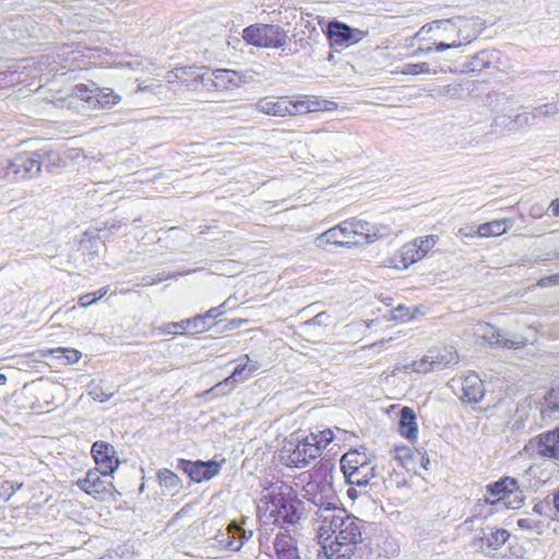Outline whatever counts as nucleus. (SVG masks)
<instances>
[{
  "instance_id": "nucleus-1",
  "label": "nucleus",
  "mask_w": 559,
  "mask_h": 559,
  "mask_svg": "<svg viewBox=\"0 0 559 559\" xmlns=\"http://www.w3.org/2000/svg\"><path fill=\"white\" fill-rule=\"evenodd\" d=\"M333 468L329 459H321L310 472V480L304 488L307 500L318 508L319 538L325 542L338 538L361 543L362 521L338 506L340 501L332 487Z\"/></svg>"
},
{
  "instance_id": "nucleus-2",
  "label": "nucleus",
  "mask_w": 559,
  "mask_h": 559,
  "mask_svg": "<svg viewBox=\"0 0 559 559\" xmlns=\"http://www.w3.org/2000/svg\"><path fill=\"white\" fill-rule=\"evenodd\" d=\"M333 468L329 459H321L310 472V480L304 488L307 500L318 508L319 538L325 542L338 538L361 543L362 521L338 506L340 501L332 487Z\"/></svg>"
},
{
  "instance_id": "nucleus-3",
  "label": "nucleus",
  "mask_w": 559,
  "mask_h": 559,
  "mask_svg": "<svg viewBox=\"0 0 559 559\" xmlns=\"http://www.w3.org/2000/svg\"><path fill=\"white\" fill-rule=\"evenodd\" d=\"M333 468L329 459H321L310 472V480L304 488L307 500L318 508L319 538L325 542L338 538L361 543L362 521L338 506L340 501L332 487Z\"/></svg>"
},
{
  "instance_id": "nucleus-4",
  "label": "nucleus",
  "mask_w": 559,
  "mask_h": 559,
  "mask_svg": "<svg viewBox=\"0 0 559 559\" xmlns=\"http://www.w3.org/2000/svg\"><path fill=\"white\" fill-rule=\"evenodd\" d=\"M242 37L248 44L263 48L284 47L288 41L287 31L275 24L250 25L243 29Z\"/></svg>"
},
{
  "instance_id": "nucleus-5",
  "label": "nucleus",
  "mask_w": 559,
  "mask_h": 559,
  "mask_svg": "<svg viewBox=\"0 0 559 559\" xmlns=\"http://www.w3.org/2000/svg\"><path fill=\"white\" fill-rule=\"evenodd\" d=\"M433 24L438 31L455 32V40L460 41V47L475 40L484 28L483 21L478 16H456L450 20L435 21Z\"/></svg>"
},
{
  "instance_id": "nucleus-6",
  "label": "nucleus",
  "mask_w": 559,
  "mask_h": 559,
  "mask_svg": "<svg viewBox=\"0 0 559 559\" xmlns=\"http://www.w3.org/2000/svg\"><path fill=\"white\" fill-rule=\"evenodd\" d=\"M314 442L317 441L313 436H306L301 439L296 438V443L289 441V447L284 448V452H287V456L285 457L286 465L302 468L307 466L311 460L320 456L319 447H316Z\"/></svg>"
},
{
  "instance_id": "nucleus-7",
  "label": "nucleus",
  "mask_w": 559,
  "mask_h": 559,
  "mask_svg": "<svg viewBox=\"0 0 559 559\" xmlns=\"http://www.w3.org/2000/svg\"><path fill=\"white\" fill-rule=\"evenodd\" d=\"M41 168L43 157L40 152H23L8 162L4 176L12 173L16 179L26 180L38 176Z\"/></svg>"
},
{
  "instance_id": "nucleus-8",
  "label": "nucleus",
  "mask_w": 559,
  "mask_h": 559,
  "mask_svg": "<svg viewBox=\"0 0 559 559\" xmlns=\"http://www.w3.org/2000/svg\"><path fill=\"white\" fill-rule=\"evenodd\" d=\"M524 451L531 456L559 461V427L532 438Z\"/></svg>"
},
{
  "instance_id": "nucleus-9",
  "label": "nucleus",
  "mask_w": 559,
  "mask_h": 559,
  "mask_svg": "<svg viewBox=\"0 0 559 559\" xmlns=\"http://www.w3.org/2000/svg\"><path fill=\"white\" fill-rule=\"evenodd\" d=\"M326 34L332 47H348L361 41L367 36V32L352 28L347 24L336 20L329 22Z\"/></svg>"
},
{
  "instance_id": "nucleus-10",
  "label": "nucleus",
  "mask_w": 559,
  "mask_h": 559,
  "mask_svg": "<svg viewBox=\"0 0 559 559\" xmlns=\"http://www.w3.org/2000/svg\"><path fill=\"white\" fill-rule=\"evenodd\" d=\"M102 471L88 469L83 478L76 480V486L94 498L102 499L105 495H112L115 487L111 481L103 478Z\"/></svg>"
},
{
  "instance_id": "nucleus-11",
  "label": "nucleus",
  "mask_w": 559,
  "mask_h": 559,
  "mask_svg": "<svg viewBox=\"0 0 559 559\" xmlns=\"http://www.w3.org/2000/svg\"><path fill=\"white\" fill-rule=\"evenodd\" d=\"M510 533L504 528L480 526L479 533L473 538L472 545L478 550H498L509 539Z\"/></svg>"
},
{
  "instance_id": "nucleus-12",
  "label": "nucleus",
  "mask_w": 559,
  "mask_h": 559,
  "mask_svg": "<svg viewBox=\"0 0 559 559\" xmlns=\"http://www.w3.org/2000/svg\"><path fill=\"white\" fill-rule=\"evenodd\" d=\"M92 456L104 476L111 475L119 466L117 452L108 442L96 441L91 449Z\"/></svg>"
},
{
  "instance_id": "nucleus-13",
  "label": "nucleus",
  "mask_w": 559,
  "mask_h": 559,
  "mask_svg": "<svg viewBox=\"0 0 559 559\" xmlns=\"http://www.w3.org/2000/svg\"><path fill=\"white\" fill-rule=\"evenodd\" d=\"M353 229L348 221L328 229L319 235L314 243L318 248L326 249L328 245H335L338 247H350L355 241H352Z\"/></svg>"
},
{
  "instance_id": "nucleus-14",
  "label": "nucleus",
  "mask_w": 559,
  "mask_h": 559,
  "mask_svg": "<svg viewBox=\"0 0 559 559\" xmlns=\"http://www.w3.org/2000/svg\"><path fill=\"white\" fill-rule=\"evenodd\" d=\"M475 333L489 344H496L504 348H521L526 344L522 336L514 338L504 337L501 332L490 323L480 322L476 326Z\"/></svg>"
},
{
  "instance_id": "nucleus-15",
  "label": "nucleus",
  "mask_w": 559,
  "mask_h": 559,
  "mask_svg": "<svg viewBox=\"0 0 559 559\" xmlns=\"http://www.w3.org/2000/svg\"><path fill=\"white\" fill-rule=\"evenodd\" d=\"M274 509L270 515L278 524H295L300 519L299 501L287 500L284 496H278L273 500Z\"/></svg>"
},
{
  "instance_id": "nucleus-16",
  "label": "nucleus",
  "mask_w": 559,
  "mask_h": 559,
  "mask_svg": "<svg viewBox=\"0 0 559 559\" xmlns=\"http://www.w3.org/2000/svg\"><path fill=\"white\" fill-rule=\"evenodd\" d=\"M186 474L195 483L213 478L219 473L221 465L216 461H186L180 460L179 465Z\"/></svg>"
},
{
  "instance_id": "nucleus-17",
  "label": "nucleus",
  "mask_w": 559,
  "mask_h": 559,
  "mask_svg": "<svg viewBox=\"0 0 559 559\" xmlns=\"http://www.w3.org/2000/svg\"><path fill=\"white\" fill-rule=\"evenodd\" d=\"M245 358L247 360L245 364L237 365L231 374L214 385L210 392L225 393L224 388H228V391H231L236 383L248 380L258 370L259 364L251 361L248 355Z\"/></svg>"
},
{
  "instance_id": "nucleus-18",
  "label": "nucleus",
  "mask_w": 559,
  "mask_h": 559,
  "mask_svg": "<svg viewBox=\"0 0 559 559\" xmlns=\"http://www.w3.org/2000/svg\"><path fill=\"white\" fill-rule=\"evenodd\" d=\"M453 383L460 384V399L462 401L477 403L484 397V383L476 373H469L459 380H453Z\"/></svg>"
},
{
  "instance_id": "nucleus-19",
  "label": "nucleus",
  "mask_w": 559,
  "mask_h": 559,
  "mask_svg": "<svg viewBox=\"0 0 559 559\" xmlns=\"http://www.w3.org/2000/svg\"><path fill=\"white\" fill-rule=\"evenodd\" d=\"M358 544V542L334 538L329 542L323 540L322 549L326 559H353Z\"/></svg>"
},
{
  "instance_id": "nucleus-20",
  "label": "nucleus",
  "mask_w": 559,
  "mask_h": 559,
  "mask_svg": "<svg viewBox=\"0 0 559 559\" xmlns=\"http://www.w3.org/2000/svg\"><path fill=\"white\" fill-rule=\"evenodd\" d=\"M424 257L413 241L405 243L396 253L389 258L385 265L389 267L405 270L411 264L421 260Z\"/></svg>"
},
{
  "instance_id": "nucleus-21",
  "label": "nucleus",
  "mask_w": 559,
  "mask_h": 559,
  "mask_svg": "<svg viewBox=\"0 0 559 559\" xmlns=\"http://www.w3.org/2000/svg\"><path fill=\"white\" fill-rule=\"evenodd\" d=\"M207 81H211L218 91H230L239 87L245 82L240 73L228 69L214 70Z\"/></svg>"
},
{
  "instance_id": "nucleus-22",
  "label": "nucleus",
  "mask_w": 559,
  "mask_h": 559,
  "mask_svg": "<svg viewBox=\"0 0 559 559\" xmlns=\"http://www.w3.org/2000/svg\"><path fill=\"white\" fill-rule=\"evenodd\" d=\"M519 490V483L513 477H504L498 481L491 483L487 486V492L492 497H497L495 500L486 498V502L490 504H498L502 500L508 499L514 491Z\"/></svg>"
},
{
  "instance_id": "nucleus-23",
  "label": "nucleus",
  "mask_w": 559,
  "mask_h": 559,
  "mask_svg": "<svg viewBox=\"0 0 559 559\" xmlns=\"http://www.w3.org/2000/svg\"><path fill=\"white\" fill-rule=\"evenodd\" d=\"M253 107L267 116H287V97L265 96L254 103Z\"/></svg>"
},
{
  "instance_id": "nucleus-24",
  "label": "nucleus",
  "mask_w": 559,
  "mask_h": 559,
  "mask_svg": "<svg viewBox=\"0 0 559 559\" xmlns=\"http://www.w3.org/2000/svg\"><path fill=\"white\" fill-rule=\"evenodd\" d=\"M253 535L251 530H245L238 522L233 521L227 527V537L222 539L233 551H239L246 540H249Z\"/></svg>"
},
{
  "instance_id": "nucleus-25",
  "label": "nucleus",
  "mask_w": 559,
  "mask_h": 559,
  "mask_svg": "<svg viewBox=\"0 0 559 559\" xmlns=\"http://www.w3.org/2000/svg\"><path fill=\"white\" fill-rule=\"evenodd\" d=\"M276 559H300L297 543L286 534H278L274 540Z\"/></svg>"
},
{
  "instance_id": "nucleus-26",
  "label": "nucleus",
  "mask_w": 559,
  "mask_h": 559,
  "mask_svg": "<svg viewBox=\"0 0 559 559\" xmlns=\"http://www.w3.org/2000/svg\"><path fill=\"white\" fill-rule=\"evenodd\" d=\"M376 476V466L374 464L368 463L361 467L354 468L349 472L344 473V477L348 485L366 487L370 479Z\"/></svg>"
},
{
  "instance_id": "nucleus-27",
  "label": "nucleus",
  "mask_w": 559,
  "mask_h": 559,
  "mask_svg": "<svg viewBox=\"0 0 559 559\" xmlns=\"http://www.w3.org/2000/svg\"><path fill=\"white\" fill-rule=\"evenodd\" d=\"M121 95L117 94L110 87L95 86V97L93 109H111L121 102Z\"/></svg>"
},
{
  "instance_id": "nucleus-28",
  "label": "nucleus",
  "mask_w": 559,
  "mask_h": 559,
  "mask_svg": "<svg viewBox=\"0 0 559 559\" xmlns=\"http://www.w3.org/2000/svg\"><path fill=\"white\" fill-rule=\"evenodd\" d=\"M400 433L409 440L416 439L418 435L416 415L407 406L403 407L400 413Z\"/></svg>"
},
{
  "instance_id": "nucleus-29",
  "label": "nucleus",
  "mask_w": 559,
  "mask_h": 559,
  "mask_svg": "<svg viewBox=\"0 0 559 559\" xmlns=\"http://www.w3.org/2000/svg\"><path fill=\"white\" fill-rule=\"evenodd\" d=\"M512 226L509 219L492 221L478 226L474 234H463L464 236H474L477 234L479 237L500 236L504 234Z\"/></svg>"
},
{
  "instance_id": "nucleus-30",
  "label": "nucleus",
  "mask_w": 559,
  "mask_h": 559,
  "mask_svg": "<svg viewBox=\"0 0 559 559\" xmlns=\"http://www.w3.org/2000/svg\"><path fill=\"white\" fill-rule=\"evenodd\" d=\"M436 370H440L457 362V354L453 347H442L436 350H429Z\"/></svg>"
},
{
  "instance_id": "nucleus-31",
  "label": "nucleus",
  "mask_w": 559,
  "mask_h": 559,
  "mask_svg": "<svg viewBox=\"0 0 559 559\" xmlns=\"http://www.w3.org/2000/svg\"><path fill=\"white\" fill-rule=\"evenodd\" d=\"M320 109V104L314 99L292 100L287 98V116L305 115Z\"/></svg>"
},
{
  "instance_id": "nucleus-32",
  "label": "nucleus",
  "mask_w": 559,
  "mask_h": 559,
  "mask_svg": "<svg viewBox=\"0 0 559 559\" xmlns=\"http://www.w3.org/2000/svg\"><path fill=\"white\" fill-rule=\"evenodd\" d=\"M368 463H371L366 453L357 450L349 451L342 456L341 468L343 474L354 468L361 467Z\"/></svg>"
},
{
  "instance_id": "nucleus-33",
  "label": "nucleus",
  "mask_w": 559,
  "mask_h": 559,
  "mask_svg": "<svg viewBox=\"0 0 559 559\" xmlns=\"http://www.w3.org/2000/svg\"><path fill=\"white\" fill-rule=\"evenodd\" d=\"M496 56L495 50H481L468 62L467 68L472 72H480L490 67Z\"/></svg>"
},
{
  "instance_id": "nucleus-34",
  "label": "nucleus",
  "mask_w": 559,
  "mask_h": 559,
  "mask_svg": "<svg viewBox=\"0 0 559 559\" xmlns=\"http://www.w3.org/2000/svg\"><path fill=\"white\" fill-rule=\"evenodd\" d=\"M48 353L50 355H52L56 359L61 360L63 365L75 364L82 357L81 352H79L74 348H67V347L52 348V349H49Z\"/></svg>"
},
{
  "instance_id": "nucleus-35",
  "label": "nucleus",
  "mask_w": 559,
  "mask_h": 559,
  "mask_svg": "<svg viewBox=\"0 0 559 559\" xmlns=\"http://www.w3.org/2000/svg\"><path fill=\"white\" fill-rule=\"evenodd\" d=\"M95 86L96 84H92L90 87L85 84H76L73 87L72 94L70 95V98H78L82 102H84L88 108L93 109L94 106V97H95Z\"/></svg>"
},
{
  "instance_id": "nucleus-36",
  "label": "nucleus",
  "mask_w": 559,
  "mask_h": 559,
  "mask_svg": "<svg viewBox=\"0 0 559 559\" xmlns=\"http://www.w3.org/2000/svg\"><path fill=\"white\" fill-rule=\"evenodd\" d=\"M41 157L43 166H45V168L49 173L56 171L63 165V159L61 158L60 154L56 151H45L44 153H41Z\"/></svg>"
},
{
  "instance_id": "nucleus-37",
  "label": "nucleus",
  "mask_w": 559,
  "mask_h": 559,
  "mask_svg": "<svg viewBox=\"0 0 559 559\" xmlns=\"http://www.w3.org/2000/svg\"><path fill=\"white\" fill-rule=\"evenodd\" d=\"M404 368H409L418 373H427L436 370L430 353H428V355H425L419 360H414L412 364L404 366Z\"/></svg>"
},
{
  "instance_id": "nucleus-38",
  "label": "nucleus",
  "mask_w": 559,
  "mask_h": 559,
  "mask_svg": "<svg viewBox=\"0 0 559 559\" xmlns=\"http://www.w3.org/2000/svg\"><path fill=\"white\" fill-rule=\"evenodd\" d=\"M402 74L406 75H417V74H437V71H431L429 63L427 62H419V63H406L403 66V68L400 71Z\"/></svg>"
},
{
  "instance_id": "nucleus-39",
  "label": "nucleus",
  "mask_w": 559,
  "mask_h": 559,
  "mask_svg": "<svg viewBox=\"0 0 559 559\" xmlns=\"http://www.w3.org/2000/svg\"><path fill=\"white\" fill-rule=\"evenodd\" d=\"M157 479H158L160 486L169 488V489L178 488L180 485L179 477L169 469L159 471L157 473Z\"/></svg>"
},
{
  "instance_id": "nucleus-40",
  "label": "nucleus",
  "mask_w": 559,
  "mask_h": 559,
  "mask_svg": "<svg viewBox=\"0 0 559 559\" xmlns=\"http://www.w3.org/2000/svg\"><path fill=\"white\" fill-rule=\"evenodd\" d=\"M308 436L316 437L317 442H314V445L319 447V454H321V451L325 449L334 439V433L330 429L311 432Z\"/></svg>"
},
{
  "instance_id": "nucleus-41",
  "label": "nucleus",
  "mask_w": 559,
  "mask_h": 559,
  "mask_svg": "<svg viewBox=\"0 0 559 559\" xmlns=\"http://www.w3.org/2000/svg\"><path fill=\"white\" fill-rule=\"evenodd\" d=\"M438 236L436 235L419 237L413 240V242L416 243V247L418 248L419 252L424 258L436 246Z\"/></svg>"
},
{
  "instance_id": "nucleus-42",
  "label": "nucleus",
  "mask_w": 559,
  "mask_h": 559,
  "mask_svg": "<svg viewBox=\"0 0 559 559\" xmlns=\"http://www.w3.org/2000/svg\"><path fill=\"white\" fill-rule=\"evenodd\" d=\"M518 526L522 530L540 534L544 527V524L540 520L527 516L518 520Z\"/></svg>"
},
{
  "instance_id": "nucleus-43",
  "label": "nucleus",
  "mask_w": 559,
  "mask_h": 559,
  "mask_svg": "<svg viewBox=\"0 0 559 559\" xmlns=\"http://www.w3.org/2000/svg\"><path fill=\"white\" fill-rule=\"evenodd\" d=\"M349 226L353 229V236H364L366 241L368 242V235H371L372 225L366 221L353 219L348 221Z\"/></svg>"
},
{
  "instance_id": "nucleus-44",
  "label": "nucleus",
  "mask_w": 559,
  "mask_h": 559,
  "mask_svg": "<svg viewBox=\"0 0 559 559\" xmlns=\"http://www.w3.org/2000/svg\"><path fill=\"white\" fill-rule=\"evenodd\" d=\"M559 112V99L534 108L533 118H542Z\"/></svg>"
},
{
  "instance_id": "nucleus-45",
  "label": "nucleus",
  "mask_w": 559,
  "mask_h": 559,
  "mask_svg": "<svg viewBox=\"0 0 559 559\" xmlns=\"http://www.w3.org/2000/svg\"><path fill=\"white\" fill-rule=\"evenodd\" d=\"M544 406L545 411L559 412V388L547 392Z\"/></svg>"
},
{
  "instance_id": "nucleus-46",
  "label": "nucleus",
  "mask_w": 559,
  "mask_h": 559,
  "mask_svg": "<svg viewBox=\"0 0 559 559\" xmlns=\"http://www.w3.org/2000/svg\"><path fill=\"white\" fill-rule=\"evenodd\" d=\"M533 118V111L532 112H523L518 114L513 118L511 117V120H509V130L515 129V128H522L525 126H528Z\"/></svg>"
},
{
  "instance_id": "nucleus-47",
  "label": "nucleus",
  "mask_w": 559,
  "mask_h": 559,
  "mask_svg": "<svg viewBox=\"0 0 559 559\" xmlns=\"http://www.w3.org/2000/svg\"><path fill=\"white\" fill-rule=\"evenodd\" d=\"M392 230L386 225H372L371 235H368V243L373 242L378 239L389 237Z\"/></svg>"
},
{
  "instance_id": "nucleus-48",
  "label": "nucleus",
  "mask_w": 559,
  "mask_h": 559,
  "mask_svg": "<svg viewBox=\"0 0 559 559\" xmlns=\"http://www.w3.org/2000/svg\"><path fill=\"white\" fill-rule=\"evenodd\" d=\"M394 459L399 461L403 466H407L408 462L412 461V452L407 447H395Z\"/></svg>"
},
{
  "instance_id": "nucleus-49",
  "label": "nucleus",
  "mask_w": 559,
  "mask_h": 559,
  "mask_svg": "<svg viewBox=\"0 0 559 559\" xmlns=\"http://www.w3.org/2000/svg\"><path fill=\"white\" fill-rule=\"evenodd\" d=\"M460 47V41L459 40H455L453 39L452 41H447L445 39L440 41V43H437L435 44V46H430L428 48L425 49L426 52H432V51H437V52H441L443 50H447V49H451V48H459Z\"/></svg>"
},
{
  "instance_id": "nucleus-50",
  "label": "nucleus",
  "mask_w": 559,
  "mask_h": 559,
  "mask_svg": "<svg viewBox=\"0 0 559 559\" xmlns=\"http://www.w3.org/2000/svg\"><path fill=\"white\" fill-rule=\"evenodd\" d=\"M21 486L22 484L13 481H3L0 486V496L5 497V499L8 500L21 488Z\"/></svg>"
},
{
  "instance_id": "nucleus-51",
  "label": "nucleus",
  "mask_w": 559,
  "mask_h": 559,
  "mask_svg": "<svg viewBox=\"0 0 559 559\" xmlns=\"http://www.w3.org/2000/svg\"><path fill=\"white\" fill-rule=\"evenodd\" d=\"M189 321L192 333H200L207 329L204 317L202 314H198L194 318L189 319Z\"/></svg>"
},
{
  "instance_id": "nucleus-52",
  "label": "nucleus",
  "mask_w": 559,
  "mask_h": 559,
  "mask_svg": "<svg viewBox=\"0 0 559 559\" xmlns=\"http://www.w3.org/2000/svg\"><path fill=\"white\" fill-rule=\"evenodd\" d=\"M515 492L516 491H514L508 499L501 501L509 509H519L523 503V497Z\"/></svg>"
},
{
  "instance_id": "nucleus-53",
  "label": "nucleus",
  "mask_w": 559,
  "mask_h": 559,
  "mask_svg": "<svg viewBox=\"0 0 559 559\" xmlns=\"http://www.w3.org/2000/svg\"><path fill=\"white\" fill-rule=\"evenodd\" d=\"M557 285H559V273L549 276H544L539 278L537 282V286L539 287H550Z\"/></svg>"
},
{
  "instance_id": "nucleus-54",
  "label": "nucleus",
  "mask_w": 559,
  "mask_h": 559,
  "mask_svg": "<svg viewBox=\"0 0 559 559\" xmlns=\"http://www.w3.org/2000/svg\"><path fill=\"white\" fill-rule=\"evenodd\" d=\"M106 294L105 289L98 292V297H95V294H86L80 298V305L82 307H87L94 304L98 298L103 297Z\"/></svg>"
},
{
  "instance_id": "nucleus-55",
  "label": "nucleus",
  "mask_w": 559,
  "mask_h": 559,
  "mask_svg": "<svg viewBox=\"0 0 559 559\" xmlns=\"http://www.w3.org/2000/svg\"><path fill=\"white\" fill-rule=\"evenodd\" d=\"M226 304H227V301L223 302L218 307H214V308H211L210 310H207L204 314H202L204 317V320L215 319L218 316H221L224 312Z\"/></svg>"
},
{
  "instance_id": "nucleus-56",
  "label": "nucleus",
  "mask_w": 559,
  "mask_h": 559,
  "mask_svg": "<svg viewBox=\"0 0 559 559\" xmlns=\"http://www.w3.org/2000/svg\"><path fill=\"white\" fill-rule=\"evenodd\" d=\"M0 81L7 84H14L19 81V78L15 71H3L0 72Z\"/></svg>"
},
{
  "instance_id": "nucleus-57",
  "label": "nucleus",
  "mask_w": 559,
  "mask_h": 559,
  "mask_svg": "<svg viewBox=\"0 0 559 559\" xmlns=\"http://www.w3.org/2000/svg\"><path fill=\"white\" fill-rule=\"evenodd\" d=\"M90 395L93 397V400L98 402H106L111 397V394H107L103 392L100 389H94L90 391Z\"/></svg>"
},
{
  "instance_id": "nucleus-58",
  "label": "nucleus",
  "mask_w": 559,
  "mask_h": 559,
  "mask_svg": "<svg viewBox=\"0 0 559 559\" xmlns=\"http://www.w3.org/2000/svg\"><path fill=\"white\" fill-rule=\"evenodd\" d=\"M190 271H187V272H180V273H177V274H173V275H164L162 273L157 274L156 276L152 277V281H153V285L155 284H158L165 280H168V278H175L177 275H186V274H189Z\"/></svg>"
},
{
  "instance_id": "nucleus-59",
  "label": "nucleus",
  "mask_w": 559,
  "mask_h": 559,
  "mask_svg": "<svg viewBox=\"0 0 559 559\" xmlns=\"http://www.w3.org/2000/svg\"><path fill=\"white\" fill-rule=\"evenodd\" d=\"M247 322H248V320H246V319H233L226 324V330L233 331V330L239 329L242 325H245Z\"/></svg>"
},
{
  "instance_id": "nucleus-60",
  "label": "nucleus",
  "mask_w": 559,
  "mask_h": 559,
  "mask_svg": "<svg viewBox=\"0 0 559 559\" xmlns=\"http://www.w3.org/2000/svg\"><path fill=\"white\" fill-rule=\"evenodd\" d=\"M509 120H511V117H509V116H506V115L497 116L493 120V126L509 129V126H508Z\"/></svg>"
},
{
  "instance_id": "nucleus-61",
  "label": "nucleus",
  "mask_w": 559,
  "mask_h": 559,
  "mask_svg": "<svg viewBox=\"0 0 559 559\" xmlns=\"http://www.w3.org/2000/svg\"><path fill=\"white\" fill-rule=\"evenodd\" d=\"M329 316L325 312H320L316 317H313L311 320L308 321L309 324H325V319H328Z\"/></svg>"
},
{
  "instance_id": "nucleus-62",
  "label": "nucleus",
  "mask_w": 559,
  "mask_h": 559,
  "mask_svg": "<svg viewBox=\"0 0 559 559\" xmlns=\"http://www.w3.org/2000/svg\"><path fill=\"white\" fill-rule=\"evenodd\" d=\"M549 508L547 502L539 501L533 507V512L539 515L546 514V510Z\"/></svg>"
},
{
  "instance_id": "nucleus-63",
  "label": "nucleus",
  "mask_w": 559,
  "mask_h": 559,
  "mask_svg": "<svg viewBox=\"0 0 559 559\" xmlns=\"http://www.w3.org/2000/svg\"><path fill=\"white\" fill-rule=\"evenodd\" d=\"M193 73L194 72L192 71V68H179V69H176V71L174 72V75L176 79L182 80L183 76L193 74Z\"/></svg>"
},
{
  "instance_id": "nucleus-64",
  "label": "nucleus",
  "mask_w": 559,
  "mask_h": 559,
  "mask_svg": "<svg viewBox=\"0 0 559 559\" xmlns=\"http://www.w3.org/2000/svg\"><path fill=\"white\" fill-rule=\"evenodd\" d=\"M549 209L552 213V216H559V199L554 200L550 203Z\"/></svg>"
}]
</instances>
